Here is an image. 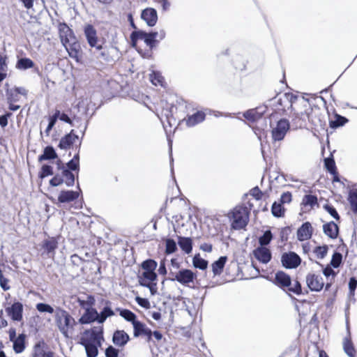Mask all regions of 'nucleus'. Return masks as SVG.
<instances>
[{"label": "nucleus", "mask_w": 357, "mask_h": 357, "mask_svg": "<svg viewBox=\"0 0 357 357\" xmlns=\"http://www.w3.org/2000/svg\"><path fill=\"white\" fill-rule=\"evenodd\" d=\"M303 204L313 207L314 205L317 204V198L316 196L312 195H305L303 199Z\"/></svg>", "instance_id": "603ef678"}, {"label": "nucleus", "mask_w": 357, "mask_h": 357, "mask_svg": "<svg viewBox=\"0 0 357 357\" xmlns=\"http://www.w3.org/2000/svg\"><path fill=\"white\" fill-rule=\"evenodd\" d=\"M227 260V257L226 256H222L212 264V271L215 275H219L222 273Z\"/></svg>", "instance_id": "bb28decb"}, {"label": "nucleus", "mask_w": 357, "mask_h": 357, "mask_svg": "<svg viewBox=\"0 0 357 357\" xmlns=\"http://www.w3.org/2000/svg\"><path fill=\"white\" fill-rule=\"evenodd\" d=\"M326 211L335 220H339L340 216L336 211V209L333 206L330 205H326L324 206Z\"/></svg>", "instance_id": "052dcab7"}, {"label": "nucleus", "mask_w": 357, "mask_h": 357, "mask_svg": "<svg viewBox=\"0 0 357 357\" xmlns=\"http://www.w3.org/2000/svg\"><path fill=\"white\" fill-rule=\"evenodd\" d=\"M25 339L26 335L24 333L20 334L17 338L13 341V350L16 354H21L25 349Z\"/></svg>", "instance_id": "393cba45"}, {"label": "nucleus", "mask_w": 357, "mask_h": 357, "mask_svg": "<svg viewBox=\"0 0 357 357\" xmlns=\"http://www.w3.org/2000/svg\"><path fill=\"white\" fill-rule=\"evenodd\" d=\"M178 244L183 251L190 254L192 250V242L190 238L178 236Z\"/></svg>", "instance_id": "c756f323"}, {"label": "nucleus", "mask_w": 357, "mask_h": 357, "mask_svg": "<svg viewBox=\"0 0 357 357\" xmlns=\"http://www.w3.org/2000/svg\"><path fill=\"white\" fill-rule=\"evenodd\" d=\"M59 32L61 41L63 45H66L68 43H72L76 40L73 31L65 23L59 24Z\"/></svg>", "instance_id": "9b49d317"}, {"label": "nucleus", "mask_w": 357, "mask_h": 357, "mask_svg": "<svg viewBox=\"0 0 357 357\" xmlns=\"http://www.w3.org/2000/svg\"><path fill=\"white\" fill-rule=\"evenodd\" d=\"M133 335L135 337L146 336L147 342L151 341L152 331L146 325L141 321L135 322L133 327Z\"/></svg>", "instance_id": "4468645a"}, {"label": "nucleus", "mask_w": 357, "mask_h": 357, "mask_svg": "<svg viewBox=\"0 0 357 357\" xmlns=\"http://www.w3.org/2000/svg\"><path fill=\"white\" fill-rule=\"evenodd\" d=\"M343 349L349 357H355L356 350L350 337H345L343 341Z\"/></svg>", "instance_id": "7c9ffc66"}, {"label": "nucleus", "mask_w": 357, "mask_h": 357, "mask_svg": "<svg viewBox=\"0 0 357 357\" xmlns=\"http://www.w3.org/2000/svg\"><path fill=\"white\" fill-rule=\"evenodd\" d=\"M141 17L149 26H153L158 21V13L155 9L146 8L142 10Z\"/></svg>", "instance_id": "ddd939ff"}, {"label": "nucleus", "mask_w": 357, "mask_h": 357, "mask_svg": "<svg viewBox=\"0 0 357 357\" xmlns=\"http://www.w3.org/2000/svg\"><path fill=\"white\" fill-rule=\"evenodd\" d=\"M117 310L119 311L120 315L126 321L131 322L133 326L135 322L139 321L136 319V314L130 310L126 309L121 310L119 308H118Z\"/></svg>", "instance_id": "2f4dec72"}, {"label": "nucleus", "mask_w": 357, "mask_h": 357, "mask_svg": "<svg viewBox=\"0 0 357 357\" xmlns=\"http://www.w3.org/2000/svg\"><path fill=\"white\" fill-rule=\"evenodd\" d=\"M105 356L106 357H118L119 350L112 346H109L105 350Z\"/></svg>", "instance_id": "13d9d810"}, {"label": "nucleus", "mask_w": 357, "mask_h": 357, "mask_svg": "<svg viewBox=\"0 0 357 357\" xmlns=\"http://www.w3.org/2000/svg\"><path fill=\"white\" fill-rule=\"evenodd\" d=\"M289 122L285 119H282L277 122L275 127L272 129V139L274 142L282 140L287 131L289 130Z\"/></svg>", "instance_id": "423d86ee"}, {"label": "nucleus", "mask_w": 357, "mask_h": 357, "mask_svg": "<svg viewBox=\"0 0 357 357\" xmlns=\"http://www.w3.org/2000/svg\"><path fill=\"white\" fill-rule=\"evenodd\" d=\"M73 130L70 131V133L66 135L64 137H63L59 144V147L61 149L66 150L70 147L71 145H73L76 140L78 139V136L73 133Z\"/></svg>", "instance_id": "6ab92c4d"}, {"label": "nucleus", "mask_w": 357, "mask_h": 357, "mask_svg": "<svg viewBox=\"0 0 357 357\" xmlns=\"http://www.w3.org/2000/svg\"><path fill=\"white\" fill-rule=\"evenodd\" d=\"M58 242L54 238H50L43 241V248L45 252L50 257L54 255L55 250L57 248Z\"/></svg>", "instance_id": "4be33fe9"}, {"label": "nucleus", "mask_w": 357, "mask_h": 357, "mask_svg": "<svg viewBox=\"0 0 357 357\" xmlns=\"http://www.w3.org/2000/svg\"><path fill=\"white\" fill-rule=\"evenodd\" d=\"M8 282L9 280L3 276L2 271L0 270V286L4 291L10 289Z\"/></svg>", "instance_id": "4d7b16f0"}, {"label": "nucleus", "mask_w": 357, "mask_h": 357, "mask_svg": "<svg viewBox=\"0 0 357 357\" xmlns=\"http://www.w3.org/2000/svg\"><path fill=\"white\" fill-rule=\"evenodd\" d=\"M77 188L79 191L73 190H62L58 196V201L60 203H68L77 199L79 196L81 190L79 183H77Z\"/></svg>", "instance_id": "dca6fc26"}, {"label": "nucleus", "mask_w": 357, "mask_h": 357, "mask_svg": "<svg viewBox=\"0 0 357 357\" xmlns=\"http://www.w3.org/2000/svg\"><path fill=\"white\" fill-rule=\"evenodd\" d=\"M348 119L341 115L335 114V120L330 121V127L332 128H337L340 126H344Z\"/></svg>", "instance_id": "ea45409f"}, {"label": "nucleus", "mask_w": 357, "mask_h": 357, "mask_svg": "<svg viewBox=\"0 0 357 357\" xmlns=\"http://www.w3.org/2000/svg\"><path fill=\"white\" fill-rule=\"evenodd\" d=\"M243 116L250 121H256L261 117V114L256 109H249L243 114Z\"/></svg>", "instance_id": "58836bf2"}, {"label": "nucleus", "mask_w": 357, "mask_h": 357, "mask_svg": "<svg viewBox=\"0 0 357 357\" xmlns=\"http://www.w3.org/2000/svg\"><path fill=\"white\" fill-rule=\"evenodd\" d=\"M78 303L81 307L84 308L85 310L86 309L93 308L92 306L95 303V298L92 296H87L86 300L78 299Z\"/></svg>", "instance_id": "a19ab883"}, {"label": "nucleus", "mask_w": 357, "mask_h": 357, "mask_svg": "<svg viewBox=\"0 0 357 357\" xmlns=\"http://www.w3.org/2000/svg\"><path fill=\"white\" fill-rule=\"evenodd\" d=\"M36 310L40 312H46V313H49V314L54 313L55 314V310H54V308L51 305L46 304V303H39L36 304Z\"/></svg>", "instance_id": "49530a36"}, {"label": "nucleus", "mask_w": 357, "mask_h": 357, "mask_svg": "<svg viewBox=\"0 0 357 357\" xmlns=\"http://www.w3.org/2000/svg\"><path fill=\"white\" fill-rule=\"evenodd\" d=\"M57 172L54 176L50 181L52 186H59L64 183L67 187H71L75 184V175L73 173L65 167V165L61 160L56 162Z\"/></svg>", "instance_id": "f03ea898"}, {"label": "nucleus", "mask_w": 357, "mask_h": 357, "mask_svg": "<svg viewBox=\"0 0 357 357\" xmlns=\"http://www.w3.org/2000/svg\"><path fill=\"white\" fill-rule=\"evenodd\" d=\"M34 66L33 61L29 58L20 59L16 64V68L20 70H26Z\"/></svg>", "instance_id": "e433bc0d"}, {"label": "nucleus", "mask_w": 357, "mask_h": 357, "mask_svg": "<svg viewBox=\"0 0 357 357\" xmlns=\"http://www.w3.org/2000/svg\"><path fill=\"white\" fill-rule=\"evenodd\" d=\"M7 314L14 321L22 319L23 305L20 302H15L10 307L6 308Z\"/></svg>", "instance_id": "f8f14e48"}, {"label": "nucleus", "mask_w": 357, "mask_h": 357, "mask_svg": "<svg viewBox=\"0 0 357 357\" xmlns=\"http://www.w3.org/2000/svg\"><path fill=\"white\" fill-rule=\"evenodd\" d=\"M146 32L143 31H135L130 35V39L132 43V46H135L136 43L138 40H144Z\"/></svg>", "instance_id": "79ce46f5"}, {"label": "nucleus", "mask_w": 357, "mask_h": 357, "mask_svg": "<svg viewBox=\"0 0 357 357\" xmlns=\"http://www.w3.org/2000/svg\"><path fill=\"white\" fill-rule=\"evenodd\" d=\"M324 233L331 239L337 238L339 233L338 226L333 221L323 225Z\"/></svg>", "instance_id": "412c9836"}, {"label": "nucleus", "mask_w": 357, "mask_h": 357, "mask_svg": "<svg viewBox=\"0 0 357 357\" xmlns=\"http://www.w3.org/2000/svg\"><path fill=\"white\" fill-rule=\"evenodd\" d=\"M172 281H177L180 284L185 286H190V283H193L196 278V274L189 269H181L177 273H170Z\"/></svg>", "instance_id": "39448f33"}, {"label": "nucleus", "mask_w": 357, "mask_h": 357, "mask_svg": "<svg viewBox=\"0 0 357 357\" xmlns=\"http://www.w3.org/2000/svg\"><path fill=\"white\" fill-rule=\"evenodd\" d=\"M156 278L157 275L155 271H144L142 273V276L139 277V283L144 287H149V282L154 281Z\"/></svg>", "instance_id": "b1692460"}, {"label": "nucleus", "mask_w": 357, "mask_h": 357, "mask_svg": "<svg viewBox=\"0 0 357 357\" xmlns=\"http://www.w3.org/2000/svg\"><path fill=\"white\" fill-rule=\"evenodd\" d=\"M84 32L90 47H95L98 51L102 50V45L99 43L100 41L97 36V31L91 24L86 25Z\"/></svg>", "instance_id": "0eeeda50"}, {"label": "nucleus", "mask_w": 357, "mask_h": 357, "mask_svg": "<svg viewBox=\"0 0 357 357\" xmlns=\"http://www.w3.org/2000/svg\"><path fill=\"white\" fill-rule=\"evenodd\" d=\"M157 263L153 259H147L142 264V268L144 271H155Z\"/></svg>", "instance_id": "3c124183"}, {"label": "nucleus", "mask_w": 357, "mask_h": 357, "mask_svg": "<svg viewBox=\"0 0 357 357\" xmlns=\"http://www.w3.org/2000/svg\"><path fill=\"white\" fill-rule=\"evenodd\" d=\"M205 119V114L202 112H197L194 114L189 116L186 119L188 126L192 127L197 123L202 122Z\"/></svg>", "instance_id": "c85d7f7f"}, {"label": "nucleus", "mask_w": 357, "mask_h": 357, "mask_svg": "<svg viewBox=\"0 0 357 357\" xmlns=\"http://www.w3.org/2000/svg\"><path fill=\"white\" fill-rule=\"evenodd\" d=\"M54 321L56 327L63 337L66 338L72 337L74 334L77 322L68 312L62 307H56Z\"/></svg>", "instance_id": "f257e3e1"}, {"label": "nucleus", "mask_w": 357, "mask_h": 357, "mask_svg": "<svg viewBox=\"0 0 357 357\" xmlns=\"http://www.w3.org/2000/svg\"><path fill=\"white\" fill-rule=\"evenodd\" d=\"M150 79L153 85L162 86L164 78L159 73L153 72L151 74Z\"/></svg>", "instance_id": "09e8293b"}, {"label": "nucleus", "mask_w": 357, "mask_h": 357, "mask_svg": "<svg viewBox=\"0 0 357 357\" xmlns=\"http://www.w3.org/2000/svg\"><path fill=\"white\" fill-rule=\"evenodd\" d=\"M57 158V154L52 146H47L43 151V153L39 156L38 160L43 161L46 160L54 159Z\"/></svg>", "instance_id": "72a5a7b5"}, {"label": "nucleus", "mask_w": 357, "mask_h": 357, "mask_svg": "<svg viewBox=\"0 0 357 357\" xmlns=\"http://www.w3.org/2000/svg\"><path fill=\"white\" fill-rule=\"evenodd\" d=\"M291 201V194L289 192H284L280 197V202L282 204L290 203Z\"/></svg>", "instance_id": "69168bd1"}, {"label": "nucleus", "mask_w": 357, "mask_h": 357, "mask_svg": "<svg viewBox=\"0 0 357 357\" xmlns=\"http://www.w3.org/2000/svg\"><path fill=\"white\" fill-rule=\"evenodd\" d=\"M193 265L195 268L201 270H204L207 268L208 261L201 257L199 255H195L192 260Z\"/></svg>", "instance_id": "37998d69"}, {"label": "nucleus", "mask_w": 357, "mask_h": 357, "mask_svg": "<svg viewBox=\"0 0 357 357\" xmlns=\"http://www.w3.org/2000/svg\"><path fill=\"white\" fill-rule=\"evenodd\" d=\"M65 165V167H67L69 171H79V163H77L75 161L70 160Z\"/></svg>", "instance_id": "680f3d73"}, {"label": "nucleus", "mask_w": 357, "mask_h": 357, "mask_svg": "<svg viewBox=\"0 0 357 357\" xmlns=\"http://www.w3.org/2000/svg\"><path fill=\"white\" fill-rule=\"evenodd\" d=\"M43 342H38L33 347V357H47L48 352L44 350Z\"/></svg>", "instance_id": "c9c22d12"}, {"label": "nucleus", "mask_w": 357, "mask_h": 357, "mask_svg": "<svg viewBox=\"0 0 357 357\" xmlns=\"http://www.w3.org/2000/svg\"><path fill=\"white\" fill-rule=\"evenodd\" d=\"M342 259V255L341 253L335 252L333 256L331 261V264L334 268H337L340 266Z\"/></svg>", "instance_id": "864d4df0"}, {"label": "nucleus", "mask_w": 357, "mask_h": 357, "mask_svg": "<svg viewBox=\"0 0 357 357\" xmlns=\"http://www.w3.org/2000/svg\"><path fill=\"white\" fill-rule=\"evenodd\" d=\"M103 339L102 331L95 330L86 331L84 336L80 339V344H86L89 342L92 344L101 345V340Z\"/></svg>", "instance_id": "1a4fd4ad"}, {"label": "nucleus", "mask_w": 357, "mask_h": 357, "mask_svg": "<svg viewBox=\"0 0 357 357\" xmlns=\"http://www.w3.org/2000/svg\"><path fill=\"white\" fill-rule=\"evenodd\" d=\"M271 212L275 217H282L284 213V208L281 203L275 202L272 205Z\"/></svg>", "instance_id": "4c0bfd02"}, {"label": "nucleus", "mask_w": 357, "mask_h": 357, "mask_svg": "<svg viewBox=\"0 0 357 357\" xmlns=\"http://www.w3.org/2000/svg\"><path fill=\"white\" fill-rule=\"evenodd\" d=\"M135 301L138 305L144 308L149 309L150 307V303L147 298L137 296Z\"/></svg>", "instance_id": "bf43d9fd"}, {"label": "nucleus", "mask_w": 357, "mask_h": 357, "mask_svg": "<svg viewBox=\"0 0 357 357\" xmlns=\"http://www.w3.org/2000/svg\"><path fill=\"white\" fill-rule=\"evenodd\" d=\"M272 238L273 235L271 231L270 230L266 231L264 234L259 238V243L261 245V247H264V245L269 244Z\"/></svg>", "instance_id": "a18cd8bd"}, {"label": "nucleus", "mask_w": 357, "mask_h": 357, "mask_svg": "<svg viewBox=\"0 0 357 357\" xmlns=\"http://www.w3.org/2000/svg\"><path fill=\"white\" fill-rule=\"evenodd\" d=\"M94 321L98 322V312L93 307L86 309L78 320V322L81 324H88Z\"/></svg>", "instance_id": "f3484780"}, {"label": "nucleus", "mask_w": 357, "mask_h": 357, "mask_svg": "<svg viewBox=\"0 0 357 357\" xmlns=\"http://www.w3.org/2000/svg\"><path fill=\"white\" fill-rule=\"evenodd\" d=\"M285 98L288 100L289 104L290 105V107L293 109V105L298 101L297 96L291 94V93H286L284 95Z\"/></svg>", "instance_id": "e2e57ef3"}, {"label": "nucleus", "mask_w": 357, "mask_h": 357, "mask_svg": "<svg viewBox=\"0 0 357 357\" xmlns=\"http://www.w3.org/2000/svg\"><path fill=\"white\" fill-rule=\"evenodd\" d=\"M66 47V50L68 52L69 56L75 59L76 60L78 59L79 56V44L77 42V39L75 40L72 43H68L66 45H63Z\"/></svg>", "instance_id": "a878e982"}, {"label": "nucleus", "mask_w": 357, "mask_h": 357, "mask_svg": "<svg viewBox=\"0 0 357 357\" xmlns=\"http://www.w3.org/2000/svg\"><path fill=\"white\" fill-rule=\"evenodd\" d=\"M289 291L296 294H301V285L298 281H295L293 284L291 282V285L289 287Z\"/></svg>", "instance_id": "6e6d98bb"}, {"label": "nucleus", "mask_w": 357, "mask_h": 357, "mask_svg": "<svg viewBox=\"0 0 357 357\" xmlns=\"http://www.w3.org/2000/svg\"><path fill=\"white\" fill-rule=\"evenodd\" d=\"M306 283L311 291H319L324 285L323 278L319 275L309 273L306 276Z\"/></svg>", "instance_id": "9d476101"}, {"label": "nucleus", "mask_w": 357, "mask_h": 357, "mask_svg": "<svg viewBox=\"0 0 357 357\" xmlns=\"http://www.w3.org/2000/svg\"><path fill=\"white\" fill-rule=\"evenodd\" d=\"M357 287V280L355 278H351L349 282V288L351 294H354Z\"/></svg>", "instance_id": "774afa93"}, {"label": "nucleus", "mask_w": 357, "mask_h": 357, "mask_svg": "<svg viewBox=\"0 0 357 357\" xmlns=\"http://www.w3.org/2000/svg\"><path fill=\"white\" fill-rule=\"evenodd\" d=\"M254 255L259 261L264 264H267L271 259L270 250L265 247H259L255 249Z\"/></svg>", "instance_id": "a211bd4d"}, {"label": "nucleus", "mask_w": 357, "mask_h": 357, "mask_svg": "<svg viewBox=\"0 0 357 357\" xmlns=\"http://www.w3.org/2000/svg\"><path fill=\"white\" fill-rule=\"evenodd\" d=\"M328 250L327 245L317 246L314 248V253L318 259H324L327 255Z\"/></svg>", "instance_id": "8fccbe9b"}, {"label": "nucleus", "mask_w": 357, "mask_h": 357, "mask_svg": "<svg viewBox=\"0 0 357 357\" xmlns=\"http://www.w3.org/2000/svg\"><path fill=\"white\" fill-rule=\"evenodd\" d=\"M7 100L8 103H13L18 100L17 94H14L11 91H7Z\"/></svg>", "instance_id": "0e129e2a"}, {"label": "nucleus", "mask_w": 357, "mask_h": 357, "mask_svg": "<svg viewBox=\"0 0 357 357\" xmlns=\"http://www.w3.org/2000/svg\"><path fill=\"white\" fill-rule=\"evenodd\" d=\"M130 337L124 331H116L112 337L113 343L117 347H124L129 341Z\"/></svg>", "instance_id": "aec40b11"}, {"label": "nucleus", "mask_w": 357, "mask_h": 357, "mask_svg": "<svg viewBox=\"0 0 357 357\" xmlns=\"http://www.w3.org/2000/svg\"><path fill=\"white\" fill-rule=\"evenodd\" d=\"M106 305L103 307L100 313H98V323L102 324L105 321L107 317H112L114 312L110 307V302L106 301Z\"/></svg>", "instance_id": "cd10ccee"}, {"label": "nucleus", "mask_w": 357, "mask_h": 357, "mask_svg": "<svg viewBox=\"0 0 357 357\" xmlns=\"http://www.w3.org/2000/svg\"><path fill=\"white\" fill-rule=\"evenodd\" d=\"M348 201L351 211L354 213H357V189H353L349 191Z\"/></svg>", "instance_id": "f704fd0d"}, {"label": "nucleus", "mask_w": 357, "mask_h": 357, "mask_svg": "<svg viewBox=\"0 0 357 357\" xmlns=\"http://www.w3.org/2000/svg\"><path fill=\"white\" fill-rule=\"evenodd\" d=\"M281 262L287 268H295L301 264V259L294 252H284L282 255Z\"/></svg>", "instance_id": "6e6552de"}, {"label": "nucleus", "mask_w": 357, "mask_h": 357, "mask_svg": "<svg viewBox=\"0 0 357 357\" xmlns=\"http://www.w3.org/2000/svg\"><path fill=\"white\" fill-rule=\"evenodd\" d=\"M54 173H53L52 167L50 165H44L42 167L40 176L41 178H44V177H46L47 176L52 175Z\"/></svg>", "instance_id": "5fc2aeb1"}, {"label": "nucleus", "mask_w": 357, "mask_h": 357, "mask_svg": "<svg viewBox=\"0 0 357 357\" xmlns=\"http://www.w3.org/2000/svg\"><path fill=\"white\" fill-rule=\"evenodd\" d=\"M291 278L287 273L279 271L275 274L276 284L280 287H289L291 285Z\"/></svg>", "instance_id": "5701e85b"}, {"label": "nucleus", "mask_w": 357, "mask_h": 357, "mask_svg": "<svg viewBox=\"0 0 357 357\" xmlns=\"http://www.w3.org/2000/svg\"><path fill=\"white\" fill-rule=\"evenodd\" d=\"M12 115L11 113L7 112L3 116H0V126L3 128L8 125V119Z\"/></svg>", "instance_id": "338daca9"}, {"label": "nucleus", "mask_w": 357, "mask_h": 357, "mask_svg": "<svg viewBox=\"0 0 357 357\" xmlns=\"http://www.w3.org/2000/svg\"><path fill=\"white\" fill-rule=\"evenodd\" d=\"M81 344L84 347L87 357H96L98 354V348L101 346L98 344H92L89 343V342H86V344Z\"/></svg>", "instance_id": "473e14b6"}, {"label": "nucleus", "mask_w": 357, "mask_h": 357, "mask_svg": "<svg viewBox=\"0 0 357 357\" xmlns=\"http://www.w3.org/2000/svg\"><path fill=\"white\" fill-rule=\"evenodd\" d=\"M313 228L309 222H304L297 230V238L300 241H307L311 238Z\"/></svg>", "instance_id": "2eb2a0df"}, {"label": "nucleus", "mask_w": 357, "mask_h": 357, "mask_svg": "<svg viewBox=\"0 0 357 357\" xmlns=\"http://www.w3.org/2000/svg\"><path fill=\"white\" fill-rule=\"evenodd\" d=\"M177 250L176 243L174 240L167 238L165 240V253L170 255L175 252Z\"/></svg>", "instance_id": "c03bdc74"}, {"label": "nucleus", "mask_w": 357, "mask_h": 357, "mask_svg": "<svg viewBox=\"0 0 357 357\" xmlns=\"http://www.w3.org/2000/svg\"><path fill=\"white\" fill-rule=\"evenodd\" d=\"M324 165L326 169L331 174H336V167L335 161L331 158H326L324 159Z\"/></svg>", "instance_id": "de8ad7c7"}, {"label": "nucleus", "mask_w": 357, "mask_h": 357, "mask_svg": "<svg viewBox=\"0 0 357 357\" xmlns=\"http://www.w3.org/2000/svg\"><path fill=\"white\" fill-rule=\"evenodd\" d=\"M301 105H303L304 110L297 111L294 113V116L292 119L293 124L296 128L305 127L307 121L313 125H316L317 123L312 118L313 109L310 104L302 99Z\"/></svg>", "instance_id": "7ed1b4c3"}, {"label": "nucleus", "mask_w": 357, "mask_h": 357, "mask_svg": "<svg viewBox=\"0 0 357 357\" xmlns=\"http://www.w3.org/2000/svg\"><path fill=\"white\" fill-rule=\"evenodd\" d=\"M232 228L241 229L245 228L249 221V212L248 208L243 206H236L231 212Z\"/></svg>", "instance_id": "20e7f679"}]
</instances>
